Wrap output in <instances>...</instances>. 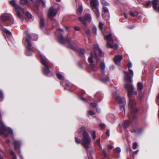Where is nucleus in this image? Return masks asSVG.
<instances>
[{
  "label": "nucleus",
  "instance_id": "nucleus-1",
  "mask_svg": "<svg viewBox=\"0 0 159 159\" xmlns=\"http://www.w3.org/2000/svg\"><path fill=\"white\" fill-rule=\"evenodd\" d=\"M125 88L128 91V96L129 98V103L128 107L129 111V116H132L134 119L136 118V116L134 114L136 113L138 109L136 106V102L133 100L131 99L132 96V92L134 89L133 85L132 84L130 85L129 84H126L125 85Z\"/></svg>",
  "mask_w": 159,
  "mask_h": 159
},
{
  "label": "nucleus",
  "instance_id": "nucleus-2",
  "mask_svg": "<svg viewBox=\"0 0 159 159\" xmlns=\"http://www.w3.org/2000/svg\"><path fill=\"white\" fill-rule=\"evenodd\" d=\"M85 128L81 127L78 130V132L81 134L83 132L81 144L86 150H88L91 143V139L87 131L85 130Z\"/></svg>",
  "mask_w": 159,
  "mask_h": 159
},
{
  "label": "nucleus",
  "instance_id": "nucleus-3",
  "mask_svg": "<svg viewBox=\"0 0 159 159\" xmlns=\"http://www.w3.org/2000/svg\"><path fill=\"white\" fill-rule=\"evenodd\" d=\"M26 34V37L23 38V43L25 46L26 49L25 51V54L27 56H30L32 55L31 43L30 42L31 39V37L30 34L29 33L28 31L27 30L25 32Z\"/></svg>",
  "mask_w": 159,
  "mask_h": 159
},
{
  "label": "nucleus",
  "instance_id": "nucleus-4",
  "mask_svg": "<svg viewBox=\"0 0 159 159\" xmlns=\"http://www.w3.org/2000/svg\"><path fill=\"white\" fill-rule=\"evenodd\" d=\"M57 40L61 44H63L65 43H67V45L66 46L76 51H78L79 50L83 54H84L85 52V50L84 49L82 48H78L70 44L69 43V39L67 38H64L63 36H59L58 37Z\"/></svg>",
  "mask_w": 159,
  "mask_h": 159
},
{
  "label": "nucleus",
  "instance_id": "nucleus-5",
  "mask_svg": "<svg viewBox=\"0 0 159 159\" xmlns=\"http://www.w3.org/2000/svg\"><path fill=\"white\" fill-rule=\"evenodd\" d=\"M90 3L91 9L95 13L97 19L99 20L100 14L98 8L99 2L98 0H91Z\"/></svg>",
  "mask_w": 159,
  "mask_h": 159
},
{
  "label": "nucleus",
  "instance_id": "nucleus-6",
  "mask_svg": "<svg viewBox=\"0 0 159 159\" xmlns=\"http://www.w3.org/2000/svg\"><path fill=\"white\" fill-rule=\"evenodd\" d=\"M39 55L41 63L45 66V67L42 68L43 72L45 75L48 76V74L50 73L49 68L48 65V61L42 54H40Z\"/></svg>",
  "mask_w": 159,
  "mask_h": 159
},
{
  "label": "nucleus",
  "instance_id": "nucleus-7",
  "mask_svg": "<svg viewBox=\"0 0 159 159\" xmlns=\"http://www.w3.org/2000/svg\"><path fill=\"white\" fill-rule=\"evenodd\" d=\"M7 132L13 134L12 129L9 127H6L4 123L0 121V134L6 137V133Z\"/></svg>",
  "mask_w": 159,
  "mask_h": 159
},
{
  "label": "nucleus",
  "instance_id": "nucleus-8",
  "mask_svg": "<svg viewBox=\"0 0 159 159\" xmlns=\"http://www.w3.org/2000/svg\"><path fill=\"white\" fill-rule=\"evenodd\" d=\"M106 38L107 40V43L106 45L107 48H114L115 49H117L118 47V45L116 44L113 45L114 41L112 37L111 34L107 35Z\"/></svg>",
  "mask_w": 159,
  "mask_h": 159
},
{
  "label": "nucleus",
  "instance_id": "nucleus-9",
  "mask_svg": "<svg viewBox=\"0 0 159 159\" xmlns=\"http://www.w3.org/2000/svg\"><path fill=\"white\" fill-rule=\"evenodd\" d=\"M113 96L115 98L116 101L118 102L120 105V108H123L124 111H125L124 107L125 103V98H121L119 96H116V93H113Z\"/></svg>",
  "mask_w": 159,
  "mask_h": 159
},
{
  "label": "nucleus",
  "instance_id": "nucleus-10",
  "mask_svg": "<svg viewBox=\"0 0 159 159\" xmlns=\"http://www.w3.org/2000/svg\"><path fill=\"white\" fill-rule=\"evenodd\" d=\"M1 20L2 21H7V25H10L14 23V20L9 15H2L0 16Z\"/></svg>",
  "mask_w": 159,
  "mask_h": 159
},
{
  "label": "nucleus",
  "instance_id": "nucleus-11",
  "mask_svg": "<svg viewBox=\"0 0 159 159\" xmlns=\"http://www.w3.org/2000/svg\"><path fill=\"white\" fill-rule=\"evenodd\" d=\"M96 59L97 62H98L100 61L99 59V57L98 55L95 52H90V56L89 57L88 59L89 62L90 64L92 65H95V64L93 63V60Z\"/></svg>",
  "mask_w": 159,
  "mask_h": 159
},
{
  "label": "nucleus",
  "instance_id": "nucleus-12",
  "mask_svg": "<svg viewBox=\"0 0 159 159\" xmlns=\"http://www.w3.org/2000/svg\"><path fill=\"white\" fill-rule=\"evenodd\" d=\"M129 72L128 73L125 71L124 72L125 75L124 77V80L125 81L129 80L130 82H131L133 81L132 79L134 76V73L133 71L131 69L129 70Z\"/></svg>",
  "mask_w": 159,
  "mask_h": 159
},
{
  "label": "nucleus",
  "instance_id": "nucleus-13",
  "mask_svg": "<svg viewBox=\"0 0 159 159\" xmlns=\"http://www.w3.org/2000/svg\"><path fill=\"white\" fill-rule=\"evenodd\" d=\"M78 20L81 22V20H84L85 22L86 21L88 22H90L92 20V18L91 15L89 13L85 14L84 17H78Z\"/></svg>",
  "mask_w": 159,
  "mask_h": 159
},
{
  "label": "nucleus",
  "instance_id": "nucleus-14",
  "mask_svg": "<svg viewBox=\"0 0 159 159\" xmlns=\"http://www.w3.org/2000/svg\"><path fill=\"white\" fill-rule=\"evenodd\" d=\"M102 16L103 18L106 20H109L110 18L109 10L106 6H103L102 10Z\"/></svg>",
  "mask_w": 159,
  "mask_h": 159
},
{
  "label": "nucleus",
  "instance_id": "nucleus-15",
  "mask_svg": "<svg viewBox=\"0 0 159 159\" xmlns=\"http://www.w3.org/2000/svg\"><path fill=\"white\" fill-rule=\"evenodd\" d=\"M57 12V9H54L53 7H51L49 9L48 13V16L52 19V17L55 16Z\"/></svg>",
  "mask_w": 159,
  "mask_h": 159
},
{
  "label": "nucleus",
  "instance_id": "nucleus-16",
  "mask_svg": "<svg viewBox=\"0 0 159 159\" xmlns=\"http://www.w3.org/2000/svg\"><path fill=\"white\" fill-rule=\"evenodd\" d=\"M81 23L84 25L83 29L86 33L87 36L88 37L90 36V30L87 27V23L85 22L84 20H81Z\"/></svg>",
  "mask_w": 159,
  "mask_h": 159
},
{
  "label": "nucleus",
  "instance_id": "nucleus-17",
  "mask_svg": "<svg viewBox=\"0 0 159 159\" xmlns=\"http://www.w3.org/2000/svg\"><path fill=\"white\" fill-rule=\"evenodd\" d=\"M122 58V57L121 56L118 55L115 56L113 60L116 64L120 66L121 60Z\"/></svg>",
  "mask_w": 159,
  "mask_h": 159
},
{
  "label": "nucleus",
  "instance_id": "nucleus-18",
  "mask_svg": "<svg viewBox=\"0 0 159 159\" xmlns=\"http://www.w3.org/2000/svg\"><path fill=\"white\" fill-rule=\"evenodd\" d=\"M10 3L14 7L15 9L17 10L18 9H20L21 11H22L23 9L20 7L16 2L15 0H12L10 2Z\"/></svg>",
  "mask_w": 159,
  "mask_h": 159
},
{
  "label": "nucleus",
  "instance_id": "nucleus-19",
  "mask_svg": "<svg viewBox=\"0 0 159 159\" xmlns=\"http://www.w3.org/2000/svg\"><path fill=\"white\" fill-rule=\"evenodd\" d=\"M152 3L154 9L157 11H159V7H157L158 4L159 3V0H153Z\"/></svg>",
  "mask_w": 159,
  "mask_h": 159
},
{
  "label": "nucleus",
  "instance_id": "nucleus-20",
  "mask_svg": "<svg viewBox=\"0 0 159 159\" xmlns=\"http://www.w3.org/2000/svg\"><path fill=\"white\" fill-rule=\"evenodd\" d=\"M95 98L98 101H100L102 99V94L100 92H97L95 96Z\"/></svg>",
  "mask_w": 159,
  "mask_h": 159
},
{
  "label": "nucleus",
  "instance_id": "nucleus-21",
  "mask_svg": "<svg viewBox=\"0 0 159 159\" xmlns=\"http://www.w3.org/2000/svg\"><path fill=\"white\" fill-rule=\"evenodd\" d=\"M143 89V84L142 82H139L137 84V89L139 91H141Z\"/></svg>",
  "mask_w": 159,
  "mask_h": 159
},
{
  "label": "nucleus",
  "instance_id": "nucleus-22",
  "mask_svg": "<svg viewBox=\"0 0 159 159\" xmlns=\"http://www.w3.org/2000/svg\"><path fill=\"white\" fill-rule=\"evenodd\" d=\"M14 144L16 149L18 148H20V143L19 141L17 140L15 141Z\"/></svg>",
  "mask_w": 159,
  "mask_h": 159
},
{
  "label": "nucleus",
  "instance_id": "nucleus-23",
  "mask_svg": "<svg viewBox=\"0 0 159 159\" xmlns=\"http://www.w3.org/2000/svg\"><path fill=\"white\" fill-rule=\"evenodd\" d=\"M105 68V65L104 61L101 62L100 65V70L103 74H104V70Z\"/></svg>",
  "mask_w": 159,
  "mask_h": 159
},
{
  "label": "nucleus",
  "instance_id": "nucleus-24",
  "mask_svg": "<svg viewBox=\"0 0 159 159\" xmlns=\"http://www.w3.org/2000/svg\"><path fill=\"white\" fill-rule=\"evenodd\" d=\"M130 124V122L127 120L124 121L122 124V126L124 128H126Z\"/></svg>",
  "mask_w": 159,
  "mask_h": 159
},
{
  "label": "nucleus",
  "instance_id": "nucleus-25",
  "mask_svg": "<svg viewBox=\"0 0 159 159\" xmlns=\"http://www.w3.org/2000/svg\"><path fill=\"white\" fill-rule=\"evenodd\" d=\"M83 11V7L82 5H80V7L77 10V12L78 14H80Z\"/></svg>",
  "mask_w": 159,
  "mask_h": 159
},
{
  "label": "nucleus",
  "instance_id": "nucleus-26",
  "mask_svg": "<svg viewBox=\"0 0 159 159\" xmlns=\"http://www.w3.org/2000/svg\"><path fill=\"white\" fill-rule=\"evenodd\" d=\"M44 19L41 18L40 20V25L41 27H43L44 26Z\"/></svg>",
  "mask_w": 159,
  "mask_h": 159
},
{
  "label": "nucleus",
  "instance_id": "nucleus-27",
  "mask_svg": "<svg viewBox=\"0 0 159 159\" xmlns=\"http://www.w3.org/2000/svg\"><path fill=\"white\" fill-rule=\"evenodd\" d=\"M20 3L23 5L27 4V5H29V2L27 0H20Z\"/></svg>",
  "mask_w": 159,
  "mask_h": 159
},
{
  "label": "nucleus",
  "instance_id": "nucleus-28",
  "mask_svg": "<svg viewBox=\"0 0 159 159\" xmlns=\"http://www.w3.org/2000/svg\"><path fill=\"white\" fill-rule=\"evenodd\" d=\"M101 3L103 5V6H107L109 5V4L106 2L105 0H101Z\"/></svg>",
  "mask_w": 159,
  "mask_h": 159
},
{
  "label": "nucleus",
  "instance_id": "nucleus-29",
  "mask_svg": "<svg viewBox=\"0 0 159 159\" xmlns=\"http://www.w3.org/2000/svg\"><path fill=\"white\" fill-rule=\"evenodd\" d=\"M92 135L93 140L95 139L96 138V132L94 130H93L91 131Z\"/></svg>",
  "mask_w": 159,
  "mask_h": 159
},
{
  "label": "nucleus",
  "instance_id": "nucleus-30",
  "mask_svg": "<svg viewBox=\"0 0 159 159\" xmlns=\"http://www.w3.org/2000/svg\"><path fill=\"white\" fill-rule=\"evenodd\" d=\"M2 30L3 31L5 32L6 33L12 35V34L11 32L7 29L5 28H2Z\"/></svg>",
  "mask_w": 159,
  "mask_h": 159
},
{
  "label": "nucleus",
  "instance_id": "nucleus-31",
  "mask_svg": "<svg viewBox=\"0 0 159 159\" xmlns=\"http://www.w3.org/2000/svg\"><path fill=\"white\" fill-rule=\"evenodd\" d=\"M10 154L13 156L14 159H17L16 156L15 155L14 153L12 150L11 149L10 150Z\"/></svg>",
  "mask_w": 159,
  "mask_h": 159
},
{
  "label": "nucleus",
  "instance_id": "nucleus-32",
  "mask_svg": "<svg viewBox=\"0 0 159 159\" xmlns=\"http://www.w3.org/2000/svg\"><path fill=\"white\" fill-rule=\"evenodd\" d=\"M98 49L100 54V56L101 57L103 56L104 55V52H102V50L99 48L98 46Z\"/></svg>",
  "mask_w": 159,
  "mask_h": 159
},
{
  "label": "nucleus",
  "instance_id": "nucleus-33",
  "mask_svg": "<svg viewBox=\"0 0 159 159\" xmlns=\"http://www.w3.org/2000/svg\"><path fill=\"white\" fill-rule=\"evenodd\" d=\"M57 78L60 80H63L64 78L63 76L60 74L57 73Z\"/></svg>",
  "mask_w": 159,
  "mask_h": 159
},
{
  "label": "nucleus",
  "instance_id": "nucleus-34",
  "mask_svg": "<svg viewBox=\"0 0 159 159\" xmlns=\"http://www.w3.org/2000/svg\"><path fill=\"white\" fill-rule=\"evenodd\" d=\"M109 80V79L108 77H106V78H105L103 79L102 80V81L104 83H106L107 81H108Z\"/></svg>",
  "mask_w": 159,
  "mask_h": 159
},
{
  "label": "nucleus",
  "instance_id": "nucleus-35",
  "mask_svg": "<svg viewBox=\"0 0 159 159\" xmlns=\"http://www.w3.org/2000/svg\"><path fill=\"white\" fill-rule=\"evenodd\" d=\"M3 96L2 92L0 90V101H2L3 100Z\"/></svg>",
  "mask_w": 159,
  "mask_h": 159
},
{
  "label": "nucleus",
  "instance_id": "nucleus-36",
  "mask_svg": "<svg viewBox=\"0 0 159 159\" xmlns=\"http://www.w3.org/2000/svg\"><path fill=\"white\" fill-rule=\"evenodd\" d=\"M92 31H93V32L95 34L97 35V28L95 26H93V28H92Z\"/></svg>",
  "mask_w": 159,
  "mask_h": 159
},
{
  "label": "nucleus",
  "instance_id": "nucleus-37",
  "mask_svg": "<svg viewBox=\"0 0 159 159\" xmlns=\"http://www.w3.org/2000/svg\"><path fill=\"white\" fill-rule=\"evenodd\" d=\"M75 141L76 142L78 143H80L81 144V141H80V139L77 137H75Z\"/></svg>",
  "mask_w": 159,
  "mask_h": 159
},
{
  "label": "nucleus",
  "instance_id": "nucleus-38",
  "mask_svg": "<svg viewBox=\"0 0 159 159\" xmlns=\"http://www.w3.org/2000/svg\"><path fill=\"white\" fill-rule=\"evenodd\" d=\"M104 24L102 23L101 22H100L99 24V28L100 29V30L102 31V30L103 28H102V26Z\"/></svg>",
  "mask_w": 159,
  "mask_h": 159
},
{
  "label": "nucleus",
  "instance_id": "nucleus-39",
  "mask_svg": "<svg viewBox=\"0 0 159 159\" xmlns=\"http://www.w3.org/2000/svg\"><path fill=\"white\" fill-rule=\"evenodd\" d=\"M130 14L132 16H134L137 15V13L136 12H134L132 11H130Z\"/></svg>",
  "mask_w": 159,
  "mask_h": 159
},
{
  "label": "nucleus",
  "instance_id": "nucleus-40",
  "mask_svg": "<svg viewBox=\"0 0 159 159\" xmlns=\"http://www.w3.org/2000/svg\"><path fill=\"white\" fill-rule=\"evenodd\" d=\"M138 146V143H137L135 142L133 143V148L134 149H135L137 148V147Z\"/></svg>",
  "mask_w": 159,
  "mask_h": 159
},
{
  "label": "nucleus",
  "instance_id": "nucleus-41",
  "mask_svg": "<svg viewBox=\"0 0 159 159\" xmlns=\"http://www.w3.org/2000/svg\"><path fill=\"white\" fill-rule=\"evenodd\" d=\"M90 104H91V106L93 107H94V108L96 107L98 105L95 102L91 103Z\"/></svg>",
  "mask_w": 159,
  "mask_h": 159
},
{
  "label": "nucleus",
  "instance_id": "nucleus-42",
  "mask_svg": "<svg viewBox=\"0 0 159 159\" xmlns=\"http://www.w3.org/2000/svg\"><path fill=\"white\" fill-rule=\"evenodd\" d=\"M87 112L88 114L90 115H93L95 114V113L93 111H89Z\"/></svg>",
  "mask_w": 159,
  "mask_h": 159
},
{
  "label": "nucleus",
  "instance_id": "nucleus-43",
  "mask_svg": "<svg viewBox=\"0 0 159 159\" xmlns=\"http://www.w3.org/2000/svg\"><path fill=\"white\" fill-rule=\"evenodd\" d=\"M26 15L30 19L32 17L31 15L29 12H26Z\"/></svg>",
  "mask_w": 159,
  "mask_h": 159
},
{
  "label": "nucleus",
  "instance_id": "nucleus-44",
  "mask_svg": "<svg viewBox=\"0 0 159 159\" xmlns=\"http://www.w3.org/2000/svg\"><path fill=\"white\" fill-rule=\"evenodd\" d=\"M115 151L117 153L120 152L121 151V149L119 147H117L115 149Z\"/></svg>",
  "mask_w": 159,
  "mask_h": 159
},
{
  "label": "nucleus",
  "instance_id": "nucleus-45",
  "mask_svg": "<svg viewBox=\"0 0 159 159\" xmlns=\"http://www.w3.org/2000/svg\"><path fill=\"white\" fill-rule=\"evenodd\" d=\"M17 16L20 18H21V16L20 11H17L16 13Z\"/></svg>",
  "mask_w": 159,
  "mask_h": 159
},
{
  "label": "nucleus",
  "instance_id": "nucleus-46",
  "mask_svg": "<svg viewBox=\"0 0 159 159\" xmlns=\"http://www.w3.org/2000/svg\"><path fill=\"white\" fill-rule=\"evenodd\" d=\"M127 66L129 68H131V67H132V63L131 62H129V64H127Z\"/></svg>",
  "mask_w": 159,
  "mask_h": 159
},
{
  "label": "nucleus",
  "instance_id": "nucleus-47",
  "mask_svg": "<svg viewBox=\"0 0 159 159\" xmlns=\"http://www.w3.org/2000/svg\"><path fill=\"white\" fill-rule=\"evenodd\" d=\"M33 2L34 4L37 6H39V3L38 1H36L35 2H34L33 0H30Z\"/></svg>",
  "mask_w": 159,
  "mask_h": 159
},
{
  "label": "nucleus",
  "instance_id": "nucleus-48",
  "mask_svg": "<svg viewBox=\"0 0 159 159\" xmlns=\"http://www.w3.org/2000/svg\"><path fill=\"white\" fill-rule=\"evenodd\" d=\"M74 29L76 31H79L80 30V28L77 26H75L74 27Z\"/></svg>",
  "mask_w": 159,
  "mask_h": 159
},
{
  "label": "nucleus",
  "instance_id": "nucleus-49",
  "mask_svg": "<svg viewBox=\"0 0 159 159\" xmlns=\"http://www.w3.org/2000/svg\"><path fill=\"white\" fill-rule=\"evenodd\" d=\"M100 138H99L98 139H97L96 141V143H97L98 145H99L100 144Z\"/></svg>",
  "mask_w": 159,
  "mask_h": 159
},
{
  "label": "nucleus",
  "instance_id": "nucleus-50",
  "mask_svg": "<svg viewBox=\"0 0 159 159\" xmlns=\"http://www.w3.org/2000/svg\"><path fill=\"white\" fill-rule=\"evenodd\" d=\"M63 30L61 29H58L56 32V34H57L59 32H62Z\"/></svg>",
  "mask_w": 159,
  "mask_h": 159
},
{
  "label": "nucleus",
  "instance_id": "nucleus-51",
  "mask_svg": "<svg viewBox=\"0 0 159 159\" xmlns=\"http://www.w3.org/2000/svg\"><path fill=\"white\" fill-rule=\"evenodd\" d=\"M87 150V153H89L90 155H91L93 153V151L92 150H89V151H88V150Z\"/></svg>",
  "mask_w": 159,
  "mask_h": 159
},
{
  "label": "nucleus",
  "instance_id": "nucleus-52",
  "mask_svg": "<svg viewBox=\"0 0 159 159\" xmlns=\"http://www.w3.org/2000/svg\"><path fill=\"white\" fill-rule=\"evenodd\" d=\"M106 135L109 136L110 135V131L109 130H107L106 132Z\"/></svg>",
  "mask_w": 159,
  "mask_h": 159
},
{
  "label": "nucleus",
  "instance_id": "nucleus-53",
  "mask_svg": "<svg viewBox=\"0 0 159 159\" xmlns=\"http://www.w3.org/2000/svg\"><path fill=\"white\" fill-rule=\"evenodd\" d=\"M108 148L111 149L113 148V147L111 145H108Z\"/></svg>",
  "mask_w": 159,
  "mask_h": 159
},
{
  "label": "nucleus",
  "instance_id": "nucleus-54",
  "mask_svg": "<svg viewBox=\"0 0 159 159\" xmlns=\"http://www.w3.org/2000/svg\"><path fill=\"white\" fill-rule=\"evenodd\" d=\"M146 6H147V7H149L150 6H151V2L150 1L149 2H148V3H147Z\"/></svg>",
  "mask_w": 159,
  "mask_h": 159
},
{
  "label": "nucleus",
  "instance_id": "nucleus-55",
  "mask_svg": "<svg viewBox=\"0 0 159 159\" xmlns=\"http://www.w3.org/2000/svg\"><path fill=\"white\" fill-rule=\"evenodd\" d=\"M105 126V125L103 124H102L99 125V127L101 128L104 127Z\"/></svg>",
  "mask_w": 159,
  "mask_h": 159
},
{
  "label": "nucleus",
  "instance_id": "nucleus-56",
  "mask_svg": "<svg viewBox=\"0 0 159 159\" xmlns=\"http://www.w3.org/2000/svg\"><path fill=\"white\" fill-rule=\"evenodd\" d=\"M80 98L83 101H86V98H84L82 97Z\"/></svg>",
  "mask_w": 159,
  "mask_h": 159
},
{
  "label": "nucleus",
  "instance_id": "nucleus-57",
  "mask_svg": "<svg viewBox=\"0 0 159 159\" xmlns=\"http://www.w3.org/2000/svg\"><path fill=\"white\" fill-rule=\"evenodd\" d=\"M142 94H139V98L140 100H142Z\"/></svg>",
  "mask_w": 159,
  "mask_h": 159
},
{
  "label": "nucleus",
  "instance_id": "nucleus-58",
  "mask_svg": "<svg viewBox=\"0 0 159 159\" xmlns=\"http://www.w3.org/2000/svg\"><path fill=\"white\" fill-rule=\"evenodd\" d=\"M103 154L105 156H106V155L107 153H106V152L105 150H103Z\"/></svg>",
  "mask_w": 159,
  "mask_h": 159
},
{
  "label": "nucleus",
  "instance_id": "nucleus-59",
  "mask_svg": "<svg viewBox=\"0 0 159 159\" xmlns=\"http://www.w3.org/2000/svg\"><path fill=\"white\" fill-rule=\"evenodd\" d=\"M128 27L129 29H133L134 27V26H129Z\"/></svg>",
  "mask_w": 159,
  "mask_h": 159
},
{
  "label": "nucleus",
  "instance_id": "nucleus-60",
  "mask_svg": "<svg viewBox=\"0 0 159 159\" xmlns=\"http://www.w3.org/2000/svg\"><path fill=\"white\" fill-rule=\"evenodd\" d=\"M157 102H158V104L159 105V93L158 97H157Z\"/></svg>",
  "mask_w": 159,
  "mask_h": 159
},
{
  "label": "nucleus",
  "instance_id": "nucleus-61",
  "mask_svg": "<svg viewBox=\"0 0 159 159\" xmlns=\"http://www.w3.org/2000/svg\"><path fill=\"white\" fill-rule=\"evenodd\" d=\"M139 152V150H137L134 152V153L135 154H137Z\"/></svg>",
  "mask_w": 159,
  "mask_h": 159
},
{
  "label": "nucleus",
  "instance_id": "nucleus-62",
  "mask_svg": "<svg viewBox=\"0 0 159 159\" xmlns=\"http://www.w3.org/2000/svg\"><path fill=\"white\" fill-rule=\"evenodd\" d=\"M100 148V149L101 150H102V146H101V144H100L99 145H98Z\"/></svg>",
  "mask_w": 159,
  "mask_h": 159
},
{
  "label": "nucleus",
  "instance_id": "nucleus-63",
  "mask_svg": "<svg viewBox=\"0 0 159 159\" xmlns=\"http://www.w3.org/2000/svg\"><path fill=\"white\" fill-rule=\"evenodd\" d=\"M124 16H125V17L126 18H127V15L126 14H125L124 15Z\"/></svg>",
  "mask_w": 159,
  "mask_h": 159
},
{
  "label": "nucleus",
  "instance_id": "nucleus-64",
  "mask_svg": "<svg viewBox=\"0 0 159 159\" xmlns=\"http://www.w3.org/2000/svg\"><path fill=\"white\" fill-rule=\"evenodd\" d=\"M96 110L98 112H99L100 111V110H98V108H97Z\"/></svg>",
  "mask_w": 159,
  "mask_h": 159
}]
</instances>
